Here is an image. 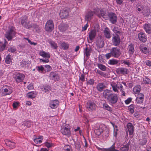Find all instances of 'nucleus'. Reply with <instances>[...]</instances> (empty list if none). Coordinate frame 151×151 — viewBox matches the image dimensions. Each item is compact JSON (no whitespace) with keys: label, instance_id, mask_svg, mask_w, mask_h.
Here are the masks:
<instances>
[{"label":"nucleus","instance_id":"obj_58","mask_svg":"<svg viewBox=\"0 0 151 151\" xmlns=\"http://www.w3.org/2000/svg\"><path fill=\"white\" fill-rule=\"evenodd\" d=\"M19 103L17 102H14L13 104V106L14 109H16L18 106Z\"/></svg>","mask_w":151,"mask_h":151},{"label":"nucleus","instance_id":"obj_31","mask_svg":"<svg viewBox=\"0 0 151 151\" xmlns=\"http://www.w3.org/2000/svg\"><path fill=\"white\" fill-rule=\"evenodd\" d=\"M49 43L51 47L53 49L56 50L58 47V46L56 43L52 40H50Z\"/></svg>","mask_w":151,"mask_h":151},{"label":"nucleus","instance_id":"obj_12","mask_svg":"<svg viewBox=\"0 0 151 151\" xmlns=\"http://www.w3.org/2000/svg\"><path fill=\"white\" fill-rule=\"evenodd\" d=\"M24 77L25 76L24 74L18 73L16 74L14 78L17 83H19L24 80Z\"/></svg>","mask_w":151,"mask_h":151},{"label":"nucleus","instance_id":"obj_48","mask_svg":"<svg viewBox=\"0 0 151 151\" xmlns=\"http://www.w3.org/2000/svg\"><path fill=\"white\" fill-rule=\"evenodd\" d=\"M36 69L39 72H43L44 70V68L42 65L36 66Z\"/></svg>","mask_w":151,"mask_h":151},{"label":"nucleus","instance_id":"obj_11","mask_svg":"<svg viewBox=\"0 0 151 151\" xmlns=\"http://www.w3.org/2000/svg\"><path fill=\"white\" fill-rule=\"evenodd\" d=\"M96 34V29H93L90 31L89 33V39L91 42L88 41L89 43H91L95 38Z\"/></svg>","mask_w":151,"mask_h":151},{"label":"nucleus","instance_id":"obj_30","mask_svg":"<svg viewBox=\"0 0 151 151\" xmlns=\"http://www.w3.org/2000/svg\"><path fill=\"white\" fill-rule=\"evenodd\" d=\"M114 85L118 89L120 90V91L122 92V94H124L125 93L122 90V86L120 83L118 82L117 84H114Z\"/></svg>","mask_w":151,"mask_h":151},{"label":"nucleus","instance_id":"obj_2","mask_svg":"<svg viewBox=\"0 0 151 151\" xmlns=\"http://www.w3.org/2000/svg\"><path fill=\"white\" fill-rule=\"evenodd\" d=\"M54 27V24L53 21L52 20H49L47 21L46 23L45 29L46 31L50 32L53 30Z\"/></svg>","mask_w":151,"mask_h":151},{"label":"nucleus","instance_id":"obj_27","mask_svg":"<svg viewBox=\"0 0 151 151\" xmlns=\"http://www.w3.org/2000/svg\"><path fill=\"white\" fill-rule=\"evenodd\" d=\"M39 55L44 58H49L50 57V55L48 52L47 53L43 51H40L39 52Z\"/></svg>","mask_w":151,"mask_h":151},{"label":"nucleus","instance_id":"obj_43","mask_svg":"<svg viewBox=\"0 0 151 151\" xmlns=\"http://www.w3.org/2000/svg\"><path fill=\"white\" fill-rule=\"evenodd\" d=\"M103 108L105 109L110 111H112L111 108L106 103L103 104Z\"/></svg>","mask_w":151,"mask_h":151},{"label":"nucleus","instance_id":"obj_5","mask_svg":"<svg viewBox=\"0 0 151 151\" xmlns=\"http://www.w3.org/2000/svg\"><path fill=\"white\" fill-rule=\"evenodd\" d=\"M21 24L24 27L28 29H29L32 27V25L29 24L27 21V17L26 16L22 17L21 21Z\"/></svg>","mask_w":151,"mask_h":151},{"label":"nucleus","instance_id":"obj_51","mask_svg":"<svg viewBox=\"0 0 151 151\" xmlns=\"http://www.w3.org/2000/svg\"><path fill=\"white\" fill-rule=\"evenodd\" d=\"M143 82L145 84H147L150 82V80L146 77L143 78Z\"/></svg>","mask_w":151,"mask_h":151},{"label":"nucleus","instance_id":"obj_8","mask_svg":"<svg viewBox=\"0 0 151 151\" xmlns=\"http://www.w3.org/2000/svg\"><path fill=\"white\" fill-rule=\"evenodd\" d=\"M120 38L117 35L113 37L112 39V42L113 45L115 46H118L120 44Z\"/></svg>","mask_w":151,"mask_h":151},{"label":"nucleus","instance_id":"obj_23","mask_svg":"<svg viewBox=\"0 0 151 151\" xmlns=\"http://www.w3.org/2000/svg\"><path fill=\"white\" fill-rule=\"evenodd\" d=\"M110 32L109 29L107 27L105 28L104 31V33L105 37L108 39H109L111 37Z\"/></svg>","mask_w":151,"mask_h":151},{"label":"nucleus","instance_id":"obj_35","mask_svg":"<svg viewBox=\"0 0 151 151\" xmlns=\"http://www.w3.org/2000/svg\"><path fill=\"white\" fill-rule=\"evenodd\" d=\"M91 49L88 47H86L84 50V54L87 56L88 57L90 55L91 53Z\"/></svg>","mask_w":151,"mask_h":151},{"label":"nucleus","instance_id":"obj_4","mask_svg":"<svg viewBox=\"0 0 151 151\" xmlns=\"http://www.w3.org/2000/svg\"><path fill=\"white\" fill-rule=\"evenodd\" d=\"M108 16L110 21L113 24H115L117 22V18L116 14L112 12H109L108 14Z\"/></svg>","mask_w":151,"mask_h":151},{"label":"nucleus","instance_id":"obj_15","mask_svg":"<svg viewBox=\"0 0 151 151\" xmlns=\"http://www.w3.org/2000/svg\"><path fill=\"white\" fill-rule=\"evenodd\" d=\"M61 132L63 134L66 135L68 137L70 135L71 132L68 128L66 127L62 128L61 129Z\"/></svg>","mask_w":151,"mask_h":151},{"label":"nucleus","instance_id":"obj_39","mask_svg":"<svg viewBox=\"0 0 151 151\" xmlns=\"http://www.w3.org/2000/svg\"><path fill=\"white\" fill-rule=\"evenodd\" d=\"M11 56L10 55H8L6 58L5 62L7 64H9L11 62Z\"/></svg>","mask_w":151,"mask_h":151},{"label":"nucleus","instance_id":"obj_63","mask_svg":"<svg viewBox=\"0 0 151 151\" xmlns=\"http://www.w3.org/2000/svg\"><path fill=\"white\" fill-rule=\"evenodd\" d=\"M27 88L29 89H32L34 88L32 84H30L27 86Z\"/></svg>","mask_w":151,"mask_h":151},{"label":"nucleus","instance_id":"obj_54","mask_svg":"<svg viewBox=\"0 0 151 151\" xmlns=\"http://www.w3.org/2000/svg\"><path fill=\"white\" fill-rule=\"evenodd\" d=\"M103 132L104 133L103 135L105 137H107L109 136V132L108 130H106L105 131L103 130Z\"/></svg>","mask_w":151,"mask_h":151},{"label":"nucleus","instance_id":"obj_62","mask_svg":"<svg viewBox=\"0 0 151 151\" xmlns=\"http://www.w3.org/2000/svg\"><path fill=\"white\" fill-rule=\"evenodd\" d=\"M34 141L35 142H37V143H40L42 142V140L41 139H40V138H36L34 139Z\"/></svg>","mask_w":151,"mask_h":151},{"label":"nucleus","instance_id":"obj_50","mask_svg":"<svg viewBox=\"0 0 151 151\" xmlns=\"http://www.w3.org/2000/svg\"><path fill=\"white\" fill-rule=\"evenodd\" d=\"M58 27L60 31L62 32L65 31L66 29V28L65 27L64 25L63 24L59 25Z\"/></svg>","mask_w":151,"mask_h":151},{"label":"nucleus","instance_id":"obj_24","mask_svg":"<svg viewBox=\"0 0 151 151\" xmlns=\"http://www.w3.org/2000/svg\"><path fill=\"white\" fill-rule=\"evenodd\" d=\"M127 50L128 51L130 55H132L134 51V45L132 44H130L129 45Z\"/></svg>","mask_w":151,"mask_h":151},{"label":"nucleus","instance_id":"obj_32","mask_svg":"<svg viewBox=\"0 0 151 151\" xmlns=\"http://www.w3.org/2000/svg\"><path fill=\"white\" fill-rule=\"evenodd\" d=\"M141 87L139 85L135 86L133 89V91L135 94H138L141 90Z\"/></svg>","mask_w":151,"mask_h":151},{"label":"nucleus","instance_id":"obj_6","mask_svg":"<svg viewBox=\"0 0 151 151\" xmlns=\"http://www.w3.org/2000/svg\"><path fill=\"white\" fill-rule=\"evenodd\" d=\"M95 14L100 18L102 17L106 19L107 18L106 13L102 9H96L95 10Z\"/></svg>","mask_w":151,"mask_h":151},{"label":"nucleus","instance_id":"obj_38","mask_svg":"<svg viewBox=\"0 0 151 151\" xmlns=\"http://www.w3.org/2000/svg\"><path fill=\"white\" fill-rule=\"evenodd\" d=\"M63 149L64 151H72L71 147L68 145H65Z\"/></svg>","mask_w":151,"mask_h":151},{"label":"nucleus","instance_id":"obj_47","mask_svg":"<svg viewBox=\"0 0 151 151\" xmlns=\"http://www.w3.org/2000/svg\"><path fill=\"white\" fill-rule=\"evenodd\" d=\"M94 81L93 79H90L87 81V84L88 85H93L94 83Z\"/></svg>","mask_w":151,"mask_h":151},{"label":"nucleus","instance_id":"obj_13","mask_svg":"<svg viewBox=\"0 0 151 151\" xmlns=\"http://www.w3.org/2000/svg\"><path fill=\"white\" fill-rule=\"evenodd\" d=\"M116 72L119 75H125L128 73L129 71L128 69L126 68H119L116 69Z\"/></svg>","mask_w":151,"mask_h":151},{"label":"nucleus","instance_id":"obj_59","mask_svg":"<svg viewBox=\"0 0 151 151\" xmlns=\"http://www.w3.org/2000/svg\"><path fill=\"white\" fill-rule=\"evenodd\" d=\"M8 50L9 52H13L16 50V49L14 47H11Z\"/></svg>","mask_w":151,"mask_h":151},{"label":"nucleus","instance_id":"obj_18","mask_svg":"<svg viewBox=\"0 0 151 151\" xmlns=\"http://www.w3.org/2000/svg\"><path fill=\"white\" fill-rule=\"evenodd\" d=\"M6 145L12 148H14L15 147V143L13 141L10 140L6 139L4 141Z\"/></svg>","mask_w":151,"mask_h":151},{"label":"nucleus","instance_id":"obj_56","mask_svg":"<svg viewBox=\"0 0 151 151\" xmlns=\"http://www.w3.org/2000/svg\"><path fill=\"white\" fill-rule=\"evenodd\" d=\"M25 39L28 41V42L30 43V45H37V43L31 41L30 40L28 39V38H25Z\"/></svg>","mask_w":151,"mask_h":151},{"label":"nucleus","instance_id":"obj_52","mask_svg":"<svg viewBox=\"0 0 151 151\" xmlns=\"http://www.w3.org/2000/svg\"><path fill=\"white\" fill-rule=\"evenodd\" d=\"M76 148L78 150H79L81 148V144L79 142H77L75 144Z\"/></svg>","mask_w":151,"mask_h":151},{"label":"nucleus","instance_id":"obj_53","mask_svg":"<svg viewBox=\"0 0 151 151\" xmlns=\"http://www.w3.org/2000/svg\"><path fill=\"white\" fill-rule=\"evenodd\" d=\"M50 88L49 85L47 86L44 87L43 89H42V91L45 92H46L47 91L49 90L50 89Z\"/></svg>","mask_w":151,"mask_h":151},{"label":"nucleus","instance_id":"obj_22","mask_svg":"<svg viewBox=\"0 0 151 151\" xmlns=\"http://www.w3.org/2000/svg\"><path fill=\"white\" fill-rule=\"evenodd\" d=\"M138 37L140 40L143 42H145L147 40V37L143 32H141L139 34Z\"/></svg>","mask_w":151,"mask_h":151},{"label":"nucleus","instance_id":"obj_14","mask_svg":"<svg viewBox=\"0 0 151 151\" xmlns=\"http://www.w3.org/2000/svg\"><path fill=\"white\" fill-rule=\"evenodd\" d=\"M49 77L50 80H53L55 81H58L59 79L58 74L53 72H52L50 73Z\"/></svg>","mask_w":151,"mask_h":151},{"label":"nucleus","instance_id":"obj_41","mask_svg":"<svg viewBox=\"0 0 151 151\" xmlns=\"http://www.w3.org/2000/svg\"><path fill=\"white\" fill-rule=\"evenodd\" d=\"M4 91L6 93L8 92L6 94H10L12 93V90L9 87H7V88H5L4 89Z\"/></svg>","mask_w":151,"mask_h":151},{"label":"nucleus","instance_id":"obj_3","mask_svg":"<svg viewBox=\"0 0 151 151\" xmlns=\"http://www.w3.org/2000/svg\"><path fill=\"white\" fill-rule=\"evenodd\" d=\"M108 101L112 104H115L117 101L118 97L117 95H105Z\"/></svg>","mask_w":151,"mask_h":151},{"label":"nucleus","instance_id":"obj_61","mask_svg":"<svg viewBox=\"0 0 151 151\" xmlns=\"http://www.w3.org/2000/svg\"><path fill=\"white\" fill-rule=\"evenodd\" d=\"M132 99L131 98H129L127 100L125 101V102L126 104H128L131 101Z\"/></svg>","mask_w":151,"mask_h":151},{"label":"nucleus","instance_id":"obj_40","mask_svg":"<svg viewBox=\"0 0 151 151\" xmlns=\"http://www.w3.org/2000/svg\"><path fill=\"white\" fill-rule=\"evenodd\" d=\"M140 49L144 53L147 54L149 53V51L147 47H145L143 48L140 47Z\"/></svg>","mask_w":151,"mask_h":151},{"label":"nucleus","instance_id":"obj_46","mask_svg":"<svg viewBox=\"0 0 151 151\" xmlns=\"http://www.w3.org/2000/svg\"><path fill=\"white\" fill-rule=\"evenodd\" d=\"M128 108L131 113L132 114L134 112V108L133 105L132 104L130 105L128 107Z\"/></svg>","mask_w":151,"mask_h":151},{"label":"nucleus","instance_id":"obj_21","mask_svg":"<svg viewBox=\"0 0 151 151\" xmlns=\"http://www.w3.org/2000/svg\"><path fill=\"white\" fill-rule=\"evenodd\" d=\"M102 128V125H100L99 127H96L94 129V132L96 135L99 136L101 134L102 132H103V129Z\"/></svg>","mask_w":151,"mask_h":151},{"label":"nucleus","instance_id":"obj_36","mask_svg":"<svg viewBox=\"0 0 151 151\" xmlns=\"http://www.w3.org/2000/svg\"><path fill=\"white\" fill-rule=\"evenodd\" d=\"M144 98V95H142V96L140 97H137L136 98V101L137 103H142L143 101V99Z\"/></svg>","mask_w":151,"mask_h":151},{"label":"nucleus","instance_id":"obj_45","mask_svg":"<svg viewBox=\"0 0 151 151\" xmlns=\"http://www.w3.org/2000/svg\"><path fill=\"white\" fill-rule=\"evenodd\" d=\"M136 7L137 11L139 12L142 11L144 9L143 6L140 5L139 4H137L136 5Z\"/></svg>","mask_w":151,"mask_h":151},{"label":"nucleus","instance_id":"obj_7","mask_svg":"<svg viewBox=\"0 0 151 151\" xmlns=\"http://www.w3.org/2000/svg\"><path fill=\"white\" fill-rule=\"evenodd\" d=\"M86 107L89 111H92L95 110L96 107V104L91 101H88L86 103Z\"/></svg>","mask_w":151,"mask_h":151},{"label":"nucleus","instance_id":"obj_37","mask_svg":"<svg viewBox=\"0 0 151 151\" xmlns=\"http://www.w3.org/2000/svg\"><path fill=\"white\" fill-rule=\"evenodd\" d=\"M61 45L64 50L68 49L69 48V45L65 42L62 43Z\"/></svg>","mask_w":151,"mask_h":151},{"label":"nucleus","instance_id":"obj_60","mask_svg":"<svg viewBox=\"0 0 151 151\" xmlns=\"http://www.w3.org/2000/svg\"><path fill=\"white\" fill-rule=\"evenodd\" d=\"M111 56H112V54H111V52L110 53H109L106 54L105 55L107 59H109Z\"/></svg>","mask_w":151,"mask_h":151},{"label":"nucleus","instance_id":"obj_44","mask_svg":"<svg viewBox=\"0 0 151 151\" xmlns=\"http://www.w3.org/2000/svg\"><path fill=\"white\" fill-rule=\"evenodd\" d=\"M29 64V62L27 61H22L20 63V65L22 67H26L27 66H28Z\"/></svg>","mask_w":151,"mask_h":151},{"label":"nucleus","instance_id":"obj_55","mask_svg":"<svg viewBox=\"0 0 151 151\" xmlns=\"http://www.w3.org/2000/svg\"><path fill=\"white\" fill-rule=\"evenodd\" d=\"M45 67L46 68L47 71L48 72L52 70L51 67L49 65H45Z\"/></svg>","mask_w":151,"mask_h":151},{"label":"nucleus","instance_id":"obj_19","mask_svg":"<svg viewBox=\"0 0 151 151\" xmlns=\"http://www.w3.org/2000/svg\"><path fill=\"white\" fill-rule=\"evenodd\" d=\"M32 122L30 120H27L24 121L22 124V126L24 129L27 127H29L32 125Z\"/></svg>","mask_w":151,"mask_h":151},{"label":"nucleus","instance_id":"obj_17","mask_svg":"<svg viewBox=\"0 0 151 151\" xmlns=\"http://www.w3.org/2000/svg\"><path fill=\"white\" fill-rule=\"evenodd\" d=\"M68 11L66 10H63L61 11L60 13V15L62 19L67 18L68 16Z\"/></svg>","mask_w":151,"mask_h":151},{"label":"nucleus","instance_id":"obj_20","mask_svg":"<svg viewBox=\"0 0 151 151\" xmlns=\"http://www.w3.org/2000/svg\"><path fill=\"white\" fill-rule=\"evenodd\" d=\"M127 127L129 132V134L133 136V133L134 131V128L132 124L131 123H129L127 125Z\"/></svg>","mask_w":151,"mask_h":151},{"label":"nucleus","instance_id":"obj_26","mask_svg":"<svg viewBox=\"0 0 151 151\" xmlns=\"http://www.w3.org/2000/svg\"><path fill=\"white\" fill-rule=\"evenodd\" d=\"M129 148L128 143L125 145H122L120 148V150L121 151H128Z\"/></svg>","mask_w":151,"mask_h":151},{"label":"nucleus","instance_id":"obj_10","mask_svg":"<svg viewBox=\"0 0 151 151\" xmlns=\"http://www.w3.org/2000/svg\"><path fill=\"white\" fill-rule=\"evenodd\" d=\"M111 51L112 54V56L114 58H118L121 54L119 49L116 47L113 48Z\"/></svg>","mask_w":151,"mask_h":151},{"label":"nucleus","instance_id":"obj_57","mask_svg":"<svg viewBox=\"0 0 151 151\" xmlns=\"http://www.w3.org/2000/svg\"><path fill=\"white\" fill-rule=\"evenodd\" d=\"M111 86L113 88V90L115 92H117L118 91V88L117 87L115 86L114 85V84H111Z\"/></svg>","mask_w":151,"mask_h":151},{"label":"nucleus","instance_id":"obj_29","mask_svg":"<svg viewBox=\"0 0 151 151\" xmlns=\"http://www.w3.org/2000/svg\"><path fill=\"white\" fill-rule=\"evenodd\" d=\"M105 86L102 83H99L96 86V88L99 91H102L105 88Z\"/></svg>","mask_w":151,"mask_h":151},{"label":"nucleus","instance_id":"obj_9","mask_svg":"<svg viewBox=\"0 0 151 151\" xmlns=\"http://www.w3.org/2000/svg\"><path fill=\"white\" fill-rule=\"evenodd\" d=\"M94 14H95V10L94 11H88L85 16V20L87 21V22H89L93 18Z\"/></svg>","mask_w":151,"mask_h":151},{"label":"nucleus","instance_id":"obj_42","mask_svg":"<svg viewBox=\"0 0 151 151\" xmlns=\"http://www.w3.org/2000/svg\"><path fill=\"white\" fill-rule=\"evenodd\" d=\"M147 142V140L145 138L140 139L139 140V144L142 145H145Z\"/></svg>","mask_w":151,"mask_h":151},{"label":"nucleus","instance_id":"obj_25","mask_svg":"<svg viewBox=\"0 0 151 151\" xmlns=\"http://www.w3.org/2000/svg\"><path fill=\"white\" fill-rule=\"evenodd\" d=\"M97 45L99 48H101L104 46V42L103 39L101 38V36L100 37V39L97 40Z\"/></svg>","mask_w":151,"mask_h":151},{"label":"nucleus","instance_id":"obj_49","mask_svg":"<svg viewBox=\"0 0 151 151\" xmlns=\"http://www.w3.org/2000/svg\"><path fill=\"white\" fill-rule=\"evenodd\" d=\"M113 31L115 33L120 34V32L119 31V29L118 27H115L113 29Z\"/></svg>","mask_w":151,"mask_h":151},{"label":"nucleus","instance_id":"obj_33","mask_svg":"<svg viewBox=\"0 0 151 151\" xmlns=\"http://www.w3.org/2000/svg\"><path fill=\"white\" fill-rule=\"evenodd\" d=\"M97 66L99 68L103 71H105L106 69V67L104 65L100 63L97 64Z\"/></svg>","mask_w":151,"mask_h":151},{"label":"nucleus","instance_id":"obj_64","mask_svg":"<svg viewBox=\"0 0 151 151\" xmlns=\"http://www.w3.org/2000/svg\"><path fill=\"white\" fill-rule=\"evenodd\" d=\"M146 64L148 66H151V62L149 60H146L145 61Z\"/></svg>","mask_w":151,"mask_h":151},{"label":"nucleus","instance_id":"obj_1","mask_svg":"<svg viewBox=\"0 0 151 151\" xmlns=\"http://www.w3.org/2000/svg\"><path fill=\"white\" fill-rule=\"evenodd\" d=\"M15 35V32L12 27L6 32L5 36L8 40H11L14 37Z\"/></svg>","mask_w":151,"mask_h":151},{"label":"nucleus","instance_id":"obj_28","mask_svg":"<svg viewBox=\"0 0 151 151\" xmlns=\"http://www.w3.org/2000/svg\"><path fill=\"white\" fill-rule=\"evenodd\" d=\"M144 28L146 32L148 34L151 33V29L150 24H146L144 25Z\"/></svg>","mask_w":151,"mask_h":151},{"label":"nucleus","instance_id":"obj_16","mask_svg":"<svg viewBox=\"0 0 151 151\" xmlns=\"http://www.w3.org/2000/svg\"><path fill=\"white\" fill-rule=\"evenodd\" d=\"M59 105V102L58 100H55L50 101L49 106L52 109L57 108Z\"/></svg>","mask_w":151,"mask_h":151},{"label":"nucleus","instance_id":"obj_34","mask_svg":"<svg viewBox=\"0 0 151 151\" xmlns=\"http://www.w3.org/2000/svg\"><path fill=\"white\" fill-rule=\"evenodd\" d=\"M118 61L114 59L110 60L109 62V64L111 65H115L117 64L118 63Z\"/></svg>","mask_w":151,"mask_h":151}]
</instances>
